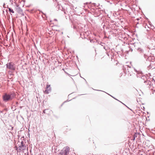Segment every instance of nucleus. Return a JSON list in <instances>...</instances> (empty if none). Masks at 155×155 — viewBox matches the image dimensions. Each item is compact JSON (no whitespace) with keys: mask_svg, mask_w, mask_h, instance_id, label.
Listing matches in <instances>:
<instances>
[{"mask_svg":"<svg viewBox=\"0 0 155 155\" xmlns=\"http://www.w3.org/2000/svg\"><path fill=\"white\" fill-rule=\"evenodd\" d=\"M16 94L13 91H11L8 93H5L2 96V99L4 101L7 102L12 101L16 97Z\"/></svg>","mask_w":155,"mask_h":155,"instance_id":"nucleus-1","label":"nucleus"},{"mask_svg":"<svg viewBox=\"0 0 155 155\" xmlns=\"http://www.w3.org/2000/svg\"><path fill=\"white\" fill-rule=\"evenodd\" d=\"M81 33L80 36L82 39H87V27L86 25H82L81 27Z\"/></svg>","mask_w":155,"mask_h":155,"instance_id":"nucleus-2","label":"nucleus"},{"mask_svg":"<svg viewBox=\"0 0 155 155\" xmlns=\"http://www.w3.org/2000/svg\"><path fill=\"white\" fill-rule=\"evenodd\" d=\"M7 68L12 71H15L16 69V67L14 64L12 62H10L6 64Z\"/></svg>","mask_w":155,"mask_h":155,"instance_id":"nucleus-3","label":"nucleus"},{"mask_svg":"<svg viewBox=\"0 0 155 155\" xmlns=\"http://www.w3.org/2000/svg\"><path fill=\"white\" fill-rule=\"evenodd\" d=\"M69 147H66L65 148H63L61 151L59 155H68L69 152Z\"/></svg>","mask_w":155,"mask_h":155,"instance_id":"nucleus-4","label":"nucleus"},{"mask_svg":"<svg viewBox=\"0 0 155 155\" xmlns=\"http://www.w3.org/2000/svg\"><path fill=\"white\" fill-rule=\"evenodd\" d=\"M18 148L20 150H24L26 149V146L24 144V142L22 141L21 143V144L18 147Z\"/></svg>","mask_w":155,"mask_h":155,"instance_id":"nucleus-5","label":"nucleus"},{"mask_svg":"<svg viewBox=\"0 0 155 155\" xmlns=\"http://www.w3.org/2000/svg\"><path fill=\"white\" fill-rule=\"evenodd\" d=\"M51 91V88L50 85L47 84L46 87V90L44 91V93L46 94H48Z\"/></svg>","mask_w":155,"mask_h":155,"instance_id":"nucleus-6","label":"nucleus"},{"mask_svg":"<svg viewBox=\"0 0 155 155\" xmlns=\"http://www.w3.org/2000/svg\"><path fill=\"white\" fill-rule=\"evenodd\" d=\"M15 9L17 12L18 13L21 14L22 13V10L18 6V5L16 6V7L15 8Z\"/></svg>","mask_w":155,"mask_h":155,"instance_id":"nucleus-7","label":"nucleus"},{"mask_svg":"<svg viewBox=\"0 0 155 155\" xmlns=\"http://www.w3.org/2000/svg\"><path fill=\"white\" fill-rule=\"evenodd\" d=\"M51 111V110H50V109H45L44 110H43V112L44 113V114H46V111Z\"/></svg>","mask_w":155,"mask_h":155,"instance_id":"nucleus-8","label":"nucleus"},{"mask_svg":"<svg viewBox=\"0 0 155 155\" xmlns=\"http://www.w3.org/2000/svg\"><path fill=\"white\" fill-rule=\"evenodd\" d=\"M9 11L11 13H14V12L13 10L11 8H8Z\"/></svg>","mask_w":155,"mask_h":155,"instance_id":"nucleus-9","label":"nucleus"},{"mask_svg":"<svg viewBox=\"0 0 155 155\" xmlns=\"http://www.w3.org/2000/svg\"><path fill=\"white\" fill-rule=\"evenodd\" d=\"M46 114H48L50 113L51 112H52V111H46Z\"/></svg>","mask_w":155,"mask_h":155,"instance_id":"nucleus-10","label":"nucleus"},{"mask_svg":"<svg viewBox=\"0 0 155 155\" xmlns=\"http://www.w3.org/2000/svg\"><path fill=\"white\" fill-rule=\"evenodd\" d=\"M10 2L12 3L13 2V0H10Z\"/></svg>","mask_w":155,"mask_h":155,"instance_id":"nucleus-11","label":"nucleus"},{"mask_svg":"<svg viewBox=\"0 0 155 155\" xmlns=\"http://www.w3.org/2000/svg\"><path fill=\"white\" fill-rule=\"evenodd\" d=\"M16 104H17V105L18 104V102H16Z\"/></svg>","mask_w":155,"mask_h":155,"instance_id":"nucleus-12","label":"nucleus"},{"mask_svg":"<svg viewBox=\"0 0 155 155\" xmlns=\"http://www.w3.org/2000/svg\"><path fill=\"white\" fill-rule=\"evenodd\" d=\"M84 4H86V5H87V2L85 3Z\"/></svg>","mask_w":155,"mask_h":155,"instance_id":"nucleus-13","label":"nucleus"},{"mask_svg":"<svg viewBox=\"0 0 155 155\" xmlns=\"http://www.w3.org/2000/svg\"><path fill=\"white\" fill-rule=\"evenodd\" d=\"M22 108V107L21 106V107H20V109H21Z\"/></svg>","mask_w":155,"mask_h":155,"instance_id":"nucleus-14","label":"nucleus"},{"mask_svg":"<svg viewBox=\"0 0 155 155\" xmlns=\"http://www.w3.org/2000/svg\"><path fill=\"white\" fill-rule=\"evenodd\" d=\"M54 20L56 21H57V19H54Z\"/></svg>","mask_w":155,"mask_h":155,"instance_id":"nucleus-15","label":"nucleus"},{"mask_svg":"<svg viewBox=\"0 0 155 155\" xmlns=\"http://www.w3.org/2000/svg\"><path fill=\"white\" fill-rule=\"evenodd\" d=\"M17 0H14V1H15V2H16V1H17Z\"/></svg>","mask_w":155,"mask_h":155,"instance_id":"nucleus-16","label":"nucleus"},{"mask_svg":"<svg viewBox=\"0 0 155 155\" xmlns=\"http://www.w3.org/2000/svg\"><path fill=\"white\" fill-rule=\"evenodd\" d=\"M84 79V80H85V81H86V80L85 79Z\"/></svg>","mask_w":155,"mask_h":155,"instance_id":"nucleus-17","label":"nucleus"}]
</instances>
